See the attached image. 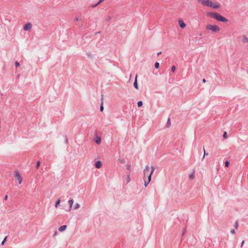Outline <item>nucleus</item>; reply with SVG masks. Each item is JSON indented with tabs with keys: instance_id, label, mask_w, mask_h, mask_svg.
I'll return each mask as SVG.
<instances>
[{
	"instance_id": "obj_1",
	"label": "nucleus",
	"mask_w": 248,
	"mask_h": 248,
	"mask_svg": "<svg viewBox=\"0 0 248 248\" xmlns=\"http://www.w3.org/2000/svg\"><path fill=\"white\" fill-rule=\"evenodd\" d=\"M207 16L216 19L217 21L222 22H227L228 19L217 12H208Z\"/></svg>"
},
{
	"instance_id": "obj_2",
	"label": "nucleus",
	"mask_w": 248,
	"mask_h": 248,
	"mask_svg": "<svg viewBox=\"0 0 248 248\" xmlns=\"http://www.w3.org/2000/svg\"><path fill=\"white\" fill-rule=\"evenodd\" d=\"M197 0L198 2L201 3L202 5L209 7H211L214 9H217L220 7V5L219 4H216L210 0Z\"/></svg>"
},
{
	"instance_id": "obj_3",
	"label": "nucleus",
	"mask_w": 248,
	"mask_h": 248,
	"mask_svg": "<svg viewBox=\"0 0 248 248\" xmlns=\"http://www.w3.org/2000/svg\"><path fill=\"white\" fill-rule=\"evenodd\" d=\"M206 28L208 30H211L213 32H216L220 31V28L216 25L208 24L206 25Z\"/></svg>"
},
{
	"instance_id": "obj_4",
	"label": "nucleus",
	"mask_w": 248,
	"mask_h": 248,
	"mask_svg": "<svg viewBox=\"0 0 248 248\" xmlns=\"http://www.w3.org/2000/svg\"><path fill=\"white\" fill-rule=\"evenodd\" d=\"M154 171V168L152 166L151 167V171L150 172L149 175H148V181L144 180V186H147L148 185V184L150 182L151 180V176Z\"/></svg>"
},
{
	"instance_id": "obj_5",
	"label": "nucleus",
	"mask_w": 248,
	"mask_h": 248,
	"mask_svg": "<svg viewBox=\"0 0 248 248\" xmlns=\"http://www.w3.org/2000/svg\"><path fill=\"white\" fill-rule=\"evenodd\" d=\"M14 177L18 181V184H21L22 181V178L18 171L15 172Z\"/></svg>"
},
{
	"instance_id": "obj_6",
	"label": "nucleus",
	"mask_w": 248,
	"mask_h": 248,
	"mask_svg": "<svg viewBox=\"0 0 248 248\" xmlns=\"http://www.w3.org/2000/svg\"><path fill=\"white\" fill-rule=\"evenodd\" d=\"M31 28H32L31 23V22H28L24 25V26L23 27V30L26 31H30V30H31Z\"/></svg>"
},
{
	"instance_id": "obj_7",
	"label": "nucleus",
	"mask_w": 248,
	"mask_h": 248,
	"mask_svg": "<svg viewBox=\"0 0 248 248\" xmlns=\"http://www.w3.org/2000/svg\"><path fill=\"white\" fill-rule=\"evenodd\" d=\"M151 171V170H150V168L148 166H147L143 170L144 176L147 175V176L148 177V175H149V174Z\"/></svg>"
},
{
	"instance_id": "obj_8",
	"label": "nucleus",
	"mask_w": 248,
	"mask_h": 248,
	"mask_svg": "<svg viewBox=\"0 0 248 248\" xmlns=\"http://www.w3.org/2000/svg\"><path fill=\"white\" fill-rule=\"evenodd\" d=\"M137 77H138V76H137V75H136L135 78V80H134V82L133 83V86H134V88L136 89H139L138 81H137Z\"/></svg>"
},
{
	"instance_id": "obj_9",
	"label": "nucleus",
	"mask_w": 248,
	"mask_h": 248,
	"mask_svg": "<svg viewBox=\"0 0 248 248\" xmlns=\"http://www.w3.org/2000/svg\"><path fill=\"white\" fill-rule=\"evenodd\" d=\"M179 25L182 29H184L186 27V25L182 20H179L178 21Z\"/></svg>"
},
{
	"instance_id": "obj_10",
	"label": "nucleus",
	"mask_w": 248,
	"mask_h": 248,
	"mask_svg": "<svg viewBox=\"0 0 248 248\" xmlns=\"http://www.w3.org/2000/svg\"><path fill=\"white\" fill-rule=\"evenodd\" d=\"M102 165V162L98 160V161H97L95 162V166L96 168L97 169H99L101 167Z\"/></svg>"
},
{
	"instance_id": "obj_11",
	"label": "nucleus",
	"mask_w": 248,
	"mask_h": 248,
	"mask_svg": "<svg viewBox=\"0 0 248 248\" xmlns=\"http://www.w3.org/2000/svg\"><path fill=\"white\" fill-rule=\"evenodd\" d=\"M66 228H67V225H63L60 226L58 230L59 232H63L66 230Z\"/></svg>"
},
{
	"instance_id": "obj_12",
	"label": "nucleus",
	"mask_w": 248,
	"mask_h": 248,
	"mask_svg": "<svg viewBox=\"0 0 248 248\" xmlns=\"http://www.w3.org/2000/svg\"><path fill=\"white\" fill-rule=\"evenodd\" d=\"M95 142L97 144H100L101 142V139L99 136H96Z\"/></svg>"
},
{
	"instance_id": "obj_13",
	"label": "nucleus",
	"mask_w": 248,
	"mask_h": 248,
	"mask_svg": "<svg viewBox=\"0 0 248 248\" xmlns=\"http://www.w3.org/2000/svg\"><path fill=\"white\" fill-rule=\"evenodd\" d=\"M101 104L100 107V111L101 112H102L104 110V107H103V95L102 94L101 95Z\"/></svg>"
},
{
	"instance_id": "obj_14",
	"label": "nucleus",
	"mask_w": 248,
	"mask_h": 248,
	"mask_svg": "<svg viewBox=\"0 0 248 248\" xmlns=\"http://www.w3.org/2000/svg\"><path fill=\"white\" fill-rule=\"evenodd\" d=\"M68 203H69V207H70V208L71 209L72 208V205H73V204L74 203V201L73 199H70L69 201H68Z\"/></svg>"
},
{
	"instance_id": "obj_15",
	"label": "nucleus",
	"mask_w": 248,
	"mask_h": 248,
	"mask_svg": "<svg viewBox=\"0 0 248 248\" xmlns=\"http://www.w3.org/2000/svg\"><path fill=\"white\" fill-rule=\"evenodd\" d=\"M166 124H167V127H169L170 126L171 122H170V118H168Z\"/></svg>"
},
{
	"instance_id": "obj_16",
	"label": "nucleus",
	"mask_w": 248,
	"mask_h": 248,
	"mask_svg": "<svg viewBox=\"0 0 248 248\" xmlns=\"http://www.w3.org/2000/svg\"><path fill=\"white\" fill-rule=\"evenodd\" d=\"M242 41L243 43H248V38L246 36H243Z\"/></svg>"
},
{
	"instance_id": "obj_17",
	"label": "nucleus",
	"mask_w": 248,
	"mask_h": 248,
	"mask_svg": "<svg viewBox=\"0 0 248 248\" xmlns=\"http://www.w3.org/2000/svg\"><path fill=\"white\" fill-rule=\"evenodd\" d=\"M143 105V103L141 101H139L137 103V106L138 107H140Z\"/></svg>"
},
{
	"instance_id": "obj_18",
	"label": "nucleus",
	"mask_w": 248,
	"mask_h": 248,
	"mask_svg": "<svg viewBox=\"0 0 248 248\" xmlns=\"http://www.w3.org/2000/svg\"><path fill=\"white\" fill-rule=\"evenodd\" d=\"M80 207V204L78 203H76L74 207L73 208V209H77L78 208H79Z\"/></svg>"
},
{
	"instance_id": "obj_19",
	"label": "nucleus",
	"mask_w": 248,
	"mask_h": 248,
	"mask_svg": "<svg viewBox=\"0 0 248 248\" xmlns=\"http://www.w3.org/2000/svg\"><path fill=\"white\" fill-rule=\"evenodd\" d=\"M159 63L158 62H155V69H158L159 67Z\"/></svg>"
},
{
	"instance_id": "obj_20",
	"label": "nucleus",
	"mask_w": 248,
	"mask_h": 248,
	"mask_svg": "<svg viewBox=\"0 0 248 248\" xmlns=\"http://www.w3.org/2000/svg\"><path fill=\"white\" fill-rule=\"evenodd\" d=\"M230 164V161L229 160H226L225 162V167H228Z\"/></svg>"
},
{
	"instance_id": "obj_21",
	"label": "nucleus",
	"mask_w": 248,
	"mask_h": 248,
	"mask_svg": "<svg viewBox=\"0 0 248 248\" xmlns=\"http://www.w3.org/2000/svg\"><path fill=\"white\" fill-rule=\"evenodd\" d=\"M60 202H61V200L60 199H58L56 203H55V207H57L58 206V205L60 204Z\"/></svg>"
},
{
	"instance_id": "obj_22",
	"label": "nucleus",
	"mask_w": 248,
	"mask_h": 248,
	"mask_svg": "<svg viewBox=\"0 0 248 248\" xmlns=\"http://www.w3.org/2000/svg\"><path fill=\"white\" fill-rule=\"evenodd\" d=\"M7 236L5 237V238H4V239L3 240V241H2V242H1V245L2 246H3V245L4 244V243H5V242H6V240H7Z\"/></svg>"
},
{
	"instance_id": "obj_23",
	"label": "nucleus",
	"mask_w": 248,
	"mask_h": 248,
	"mask_svg": "<svg viewBox=\"0 0 248 248\" xmlns=\"http://www.w3.org/2000/svg\"><path fill=\"white\" fill-rule=\"evenodd\" d=\"M189 178L190 179L192 180L194 178V175L193 173H191L189 175Z\"/></svg>"
},
{
	"instance_id": "obj_24",
	"label": "nucleus",
	"mask_w": 248,
	"mask_h": 248,
	"mask_svg": "<svg viewBox=\"0 0 248 248\" xmlns=\"http://www.w3.org/2000/svg\"><path fill=\"white\" fill-rule=\"evenodd\" d=\"M40 164H41V163H40V162L39 161L37 162L36 165V168L37 169H38L40 167Z\"/></svg>"
},
{
	"instance_id": "obj_25",
	"label": "nucleus",
	"mask_w": 248,
	"mask_h": 248,
	"mask_svg": "<svg viewBox=\"0 0 248 248\" xmlns=\"http://www.w3.org/2000/svg\"><path fill=\"white\" fill-rule=\"evenodd\" d=\"M176 69V67L174 65L172 66L171 68V71L172 72H174Z\"/></svg>"
},
{
	"instance_id": "obj_26",
	"label": "nucleus",
	"mask_w": 248,
	"mask_h": 248,
	"mask_svg": "<svg viewBox=\"0 0 248 248\" xmlns=\"http://www.w3.org/2000/svg\"><path fill=\"white\" fill-rule=\"evenodd\" d=\"M20 65V63L16 61L15 62V66L16 67H18Z\"/></svg>"
},
{
	"instance_id": "obj_27",
	"label": "nucleus",
	"mask_w": 248,
	"mask_h": 248,
	"mask_svg": "<svg viewBox=\"0 0 248 248\" xmlns=\"http://www.w3.org/2000/svg\"><path fill=\"white\" fill-rule=\"evenodd\" d=\"M223 137L224 138V139H226L227 138V133L226 132H225L223 134Z\"/></svg>"
},
{
	"instance_id": "obj_28",
	"label": "nucleus",
	"mask_w": 248,
	"mask_h": 248,
	"mask_svg": "<svg viewBox=\"0 0 248 248\" xmlns=\"http://www.w3.org/2000/svg\"><path fill=\"white\" fill-rule=\"evenodd\" d=\"M87 55L89 57H91V58L93 57L92 54L91 53H90V52L87 53Z\"/></svg>"
},
{
	"instance_id": "obj_29",
	"label": "nucleus",
	"mask_w": 248,
	"mask_h": 248,
	"mask_svg": "<svg viewBox=\"0 0 248 248\" xmlns=\"http://www.w3.org/2000/svg\"><path fill=\"white\" fill-rule=\"evenodd\" d=\"M100 3H98V2L95 4H93L92 5V7L94 8V7H95L96 6H97L99 4H100Z\"/></svg>"
},
{
	"instance_id": "obj_30",
	"label": "nucleus",
	"mask_w": 248,
	"mask_h": 248,
	"mask_svg": "<svg viewBox=\"0 0 248 248\" xmlns=\"http://www.w3.org/2000/svg\"><path fill=\"white\" fill-rule=\"evenodd\" d=\"M231 233L232 234H233V233H235V231L234 229H232L230 231Z\"/></svg>"
},
{
	"instance_id": "obj_31",
	"label": "nucleus",
	"mask_w": 248,
	"mask_h": 248,
	"mask_svg": "<svg viewBox=\"0 0 248 248\" xmlns=\"http://www.w3.org/2000/svg\"><path fill=\"white\" fill-rule=\"evenodd\" d=\"M203 151H204V154H203V155L204 156L206 155H208V153H206L205 152V149H204V148L203 147Z\"/></svg>"
},
{
	"instance_id": "obj_32",
	"label": "nucleus",
	"mask_w": 248,
	"mask_h": 248,
	"mask_svg": "<svg viewBox=\"0 0 248 248\" xmlns=\"http://www.w3.org/2000/svg\"><path fill=\"white\" fill-rule=\"evenodd\" d=\"M127 183H129L130 182V178L129 176H128V177L126 179Z\"/></svg>"
},
{
	"instance_id": "obj_33",
	"label": "nucleus",
	"mask_w": 248,
	"mask_h": 248,
	"mask_svg": "<svg viewBox=\"0 0 248 248\" xmlns=\"http://www.w3.org/2000/svg\"><path fill=\"white\" fill-rule=\"evenodd\" d=\"M65 142L66 143H68V139H67V138L66 136H65Z\"/></svg>"
},
{
	"instance_id": "obj_34",
	"label": "nucleus",
	"mask_w": 248,
	"mask_h": 248,
	"mask_svg": "<svg viewBox=\"0 0 248 248\" xmlns=\"http://www.w3.org/2000/svg\"><path fill=\"white\" fill-rule=\"evenodd\" d=\"M7 198H8V196L7 195H6L5 196H4V200L5 201H6L7 200Z\"/></svg>"
},
{
	"instance_id": "obj_35",
	"label": "nucleus",
	"mask_w": 248,
	"mask_h": 248,
	"mask_svg": "<svg viewBox=\"0 0 248 248\" xmlns=\"http://www.w3.org/2000/svg\"><path fill=\"white\" fill-rule=\"evenodd\" d=\"M235 226L236 227H237L238 226V221H236L235 222Z\"/></svg>"
},
{
	"instance_id": "obj_36",
	"label": "nucleus",
	"mask_w": 248,
	"mask_h": 248,
	"mask_svg": "<svg viewBox=\"0 0 248 248\" xmlns=\"http://www.w3.org/2000/svg\"><path fill=\"white\" fill-rule=\"evenodd\" d=\"M244 242H245V241H244V240H243V241L242 242V243H241V247H243V245H244Z\"/></svg>"
},
{
	"instance_id": "obj_37",
	"label": "nucleus",
	"mask_w": 248,
	"mask_h": 248,
	"mask_svg": "<svg viewBox=\"0 0 248 248\" xmlns=\"http://www.w3.org/2000/svg\"><path fill=\"white\" fill-rule=\"evenodd\" d=\"M130 167L129 165H127L126 168L127 170H129L130 169Z\"/></svg>"
},
{
	"instance_id": "obj_38",
	"label": "nucleus",
	"mask_w": 248,
	"mask_h": 248,
	"mask_svg": "<svg viewBox=\"0 0 248 248\" xmlns=\"http://www.w3.org/2000/svg\"><path fill=\"white\" fill-rule=\"evenodd\" d=\"M162 53L161 52H159L157 53V56H159Z\"/></svg>"
},
{
	"instance_id": "obj_39",
	"label": "nucleus",
	"mask_w": 248,
	"mask_h": 248,
	"mask_svg": "<svg viewBox=\"0 0 248 248\" xmlns=\"http://www.w3.org/2000/svg\"><path fill=\"white\" fill-rule=\"evenodd\" d=\"M75 21H78V17H76L75 18Z\"/></svg>"
},
{
	"instance_id": "obj_40",
	"label": "nucleus",
	"mask_w": 248,
	"mask_h": 248,
	"mask_svg": "<svg viewBox=\"0 0 248 248\" xmlns=\"http://www.w3.org/2000/svg\"><path fill=\"white\" fill-rule=\"evenodd\" d=\"M202 82H203V83H205V82H206V80H205V78H203V79H202Z\"/></svg>"
},
{
	"instance_id": "obj_41",
	"label": "nucleus",
	"mask_w": 248,
	"mask_h": 248,
	"mask_svg": "<svg viewBox=\"0 0 248 248\" xmlns=\"http://www.w3.org/2000/svg\"><path fill=\"white\" fill-rule=\"evenodd\" d=\"M104 0H99V1H98V3H101L102 2H103Z\"/></svg>"
},
{
	"instance_id": "obj_42",
	"label": "nucleus",
	"mask_w": 248,
	"mask_h": 248,
	"mask_svg": "<svg viewBox=\"0 0 248 248\" xmlns=\"http://www.w3.org/2000/svg\"><path fill=\"white\" fill-rule=\"evenodd\" d=\"M185 232H186V231L185 230L183 232V235L185 234Z\"/></svg>"
},
{
	"instance_id": "obj_43",
	"label": "nucleus",
	"mask_w": 248,
	"mask_h": 248,
	"mask_svg": "<svg viewBox=\"0 0 248 248\" xmlns=\"http://www.w3.org/2000/svg\"><path fill=\"white\" fill-rule=\"evenodd\" d=\"M204 156H204V155H203V156H202V159H203L204 158Z\"/></svg>"
},
{
	"instance_id": "obj_44",
	"label": "nucleus",
	"mask_w": 248,
	"mask_h": 248,
	"mask_svg": "<svg viewBox=\"0 0 248 248\" xmlns=\"http://www.w3.org/2000/svg\"><path fill=\"white\" fill-rule=\"evenodd\" d=\"M56 233H57V232H55V233H54V235H56Z\"/></svg>"
}]
</instances>
